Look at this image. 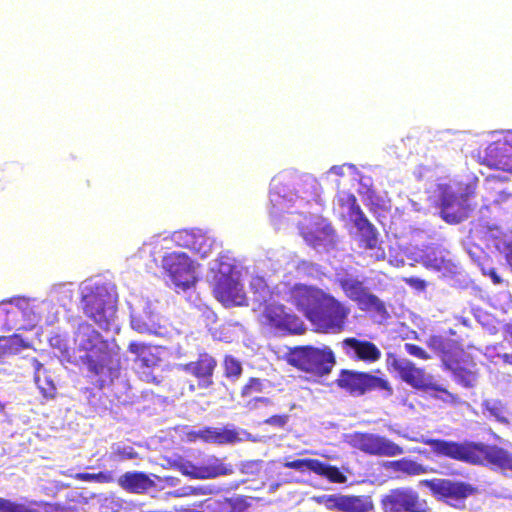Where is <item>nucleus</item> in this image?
Instances as JSON below:
<instances>
[{"instance_id":"f257e3e1","label":"nucleus","mask_w":512,"mask_h":512,"mask_svg":"<svg viewBox=\"0 0 512 512\" xmlns=\"http://www.w3.org/2000/svg\"><path fill=\"white\" fill-rule=\"evenodd\" d=\"M75 342L79 351L85 352L80 361L86 366L89 373L94 376H117L121 369V358L118 350L111 347L109 342L94 329L82 322L75 332Z\"/></svg>"},{"instance_id":"f03ea898","label":"nucleus","mask_w":512,"mask_h":512,"mask_svg":"<svg viewBox=\"0 0 512 512\" xmlns=\"http://www.w3.org/2000/svg\"><path fill=\"white\" fill-rule=\"evenodd\" d=\"M84 314L100 328L109 330L117 311V294L106 284H97L86 289L81 298Z\"/></svg>"},{"instance_id":"7ed1b4c3","label":"nucleus","mask_w":512,"mask_h":512,"mask_svg":"<svg viewBox=\"0 0 512 512\" xmlns=\"http://www.w3.org/2000/svg\"><path fill=\"white\" fill-rule=\"evenodd\" d=\"M288 363L300 371L316 377H323L331 373L336 358L328 346L317 348L306 345L291 349L288 354Z\"/></svg>"},{"instance_id":"20e7f679","label":"nucleus","mask_w":512,"mask_h":512,"mask_svg":"<svg viewBox=\"0 0 512 512\" xmlns=\"http://www.w3.org/2000/svg\"><path fill=\"white\" fill-rule=\"evenodd\" d=\"M335 383L337 387L356 397L372 391L383 392L385 396L393 394V388L387 378L364 371L342 369Z\"/></svg>"},{"instance_id":"39448f33","label":"nucleus","mask_w":512,"mask_h":512,"mask_svg":"<svg viewBox=\"0 0 512 512\" xmlns=\"http://www.w3.org/2000/svg\"><path fill=\"white\" fill-rule=\"evenodd\" d=\"M350 312L348 305L327 293L309 321L321 333L336 334L345 329Z\"/></svg>"},{"instance_id":"423d86ee","label":"nucleus","mask_w":512,"mask_h":512,"mask_svg":"<svg viewBox=\"0 0 512 512\" xmlns=\"http://www.w3.org/2000/svg\"><path fill=\"white\" fill-rule=\"evenodd\" d=\"M420 484L426 487L437 500L456 509H463L466 500L477 493V488L472 484L448 478L424 479Z\"/></svg>"},{"instance_id":"0eeeda50","label":"nucleus","mask_w":512,"mask_h":512,"mask_svg":"<svg viewBox=\"0 0 512 512\" xmlns=\"http://www.w3.org/2000/svg\"><path fill=\"white\" fill-rule=\"evenodd\" d=\"M444 368L450 371L454 380L464 388H473L478 380L477 364L471 354L460 346H453L441 356Z\"/></svg>"},{"instance_id":"6e6552de","label":"nucleus","mask_w":512,"mask_h":512,"mask_svg":"<svg viewBox=\"0 0 512 512\" xmlns=\"http://www.w3.org/2000/svg\"><path fill=\"white\" fill-rule=\"evenodd\" d=\"M391 366L399 374L402 381L417 390L434 391L444 394L451 403H459L457 394L451 393L446 388L433 381V376L427 374L423 368L417 367L409 360L393 358Z\"/></svg>"},{"instance_id":"1a4fd4ad","label":"nucleus","mask_w":512,"mask_h":512,"mask_svg":"<svg viewBox=\"0 0 512 512\" xmlns=\"http://www.w3.org/2000/svg\"><path fill=\"white\" fill-rule=\"evenodd\" d=\"M344 295L364 312H372L378 316H388L385 303L364 282L355 277H343L337 280Z\"/></svg>"},{"instance_id":"9d476101","label":"nucleus","mask_w":512,"mask_h":512,"mask_svg":"<svg viewBox=\"0 0 512 512\" xmlns=\"http://www.w3.org/2000/svg\"><path fill=\"white\" fill-rule=\"evenodd\" d=\"M260 322L283 335H301L306 331L303 321L296 314L288 312L284 305L277 303L265 305L260 314Z\"/></svg>"},{"instance_id":"9b49d317","label":"nucleus","mask_w":512,"mask_h":512,"mask_svg":"<svg viewBox=\"0 0 512 512\" xmlns=\"http://www.w3.org/2000/svg\"><path fill=\"white\" fill-rule=\"evenodd\" d=\"M162 267L167 272L176 288L183 291L194 286L197 277L193 261L183 252H171L164 255Z\"/></svg>"},{"instance_id":"f8f14e48","label":"nucleus","mask_w":512,"mask_h":512,"mask_svg":"<svg viewBox=\"0 0 512 512\" xmlns=\"http://www.w3.org/2000/svg\"><path fill=\"white\" fill-rule=\"evenodd\" d=\"M349 443L353 448L372 456L395 457L404 453L397 443L373 433L354 432L350 435Z\"/></svg>"},{"instance_id":"ddd939ff","label":"nucleus","mask_w":512,"mask_h":512,"mask_svg":"<svg viewBox=\"0 0 512 512\" xmlns=\"http://www.w3.org/2000/svg\"><path fill=\"white\" fill-rule=\"evenodd\" d=\"M383 512H427L425 500L419 494L405 487H398L388 491L380 499Z\"/></svg>"},{"instance_id":"4468645a","label":"nucleus","mask_w":512,"mask_h":512,"mask_svg":"<svg viewBox=\"0 0 512 512\" xmlns=\"http://www.w3.org/2000/svg\"><path fill=\"white\" fill-rule=\"evenodd\" d=\"M326 295L327 292L317 286L296 283L287 291L286 300L309 321Z\"/></svg>"},{"instance_id":"2eb2a0df","label":"nucleus","mask_w":512,"mask_h":512,"mask_svg":"<svg viewBox=\"0 0 512 512\" xmlns=\"http://www.w3.org/2000/svg\"><path fill=\"white\" fill-rule=\"evenodd\" d=\"M424 443L437 456L476 465L478 443L433 438L425 440Z\"/></svg>"},{"instance_id":"dca6fc26","label":"nucleus","mask_w":512,"mask_h":512,"mask_svg":"<svg viewBox=\"0 0 512 512\" xmlns=\"http://www.w3.org/2000/svg\"><path fill=\"white\" fill-rule=\"evenodd\" d=\"M315 501L329 511L375 512L374 502L369 495L325 494L315 497Z\"/></svg>"},{"instance_id":"f3484780","label":"nucleus","mask_w":512,"mask_h":512,"mask_svg":"<svg viewBox=\"0 0 512 512\" xmlns=\"http://www.w3.org/2000/svg\"><path fill=\"white\" fill-rule=\"evenodd\" d=\"M470 193L456 194L447 190L440 196V216L448 224H459L469 217L474 206L469 203Z\"/></svg>"},{"instance_id":"a211bd4d","label":"nucleus","mask_w":512,"mask_h":512,"mask_svg":"<svg viewBox=\"0 0 512 512\" xmlns=\"http://www.w3.org/2000/svg\"><path fill=\"white\" fill-rule=\"evenodd\" d=\"M216 368V358L206 351L199 352L195 360L180 366L183 372L196 379V386L201 390L212 389Z\"/></svg>"},{"instance_id":"6ab92c4d","label":"nucleus","mask_w":512,"mask_h":512,"mask_svg":"<svg viewBox=\"0 0 512 512\" xmlns=\"http://www.w3.org/2000/svg\"><path fill=\"white\" fill-rule=\"evenodd\" d=\"M179 469L184 475L195 479L216 478L231 472L230 467L213 455L202 457L195 463L185 461L179 465Z\"/></svg>"},{"instance_id":"aec40b11","label":"nucleus","mask_w":512,"mask_h":512,"mask_svg":"<svg viewBox=\"0 0 512 512\" xmlns=\"http://www.w3.org/2000/svg\"><path fill=\"white\" fill-rule=\"evenodd\" d=\"M359 232L360 248L372 251L371 256L376 260H384L386 253L381 246L377 228L370 222L366 215L353 223Z\"/></svg>"},{"instance_id":"412c9836","label":"nucleus","mask_w":512,"mask_h":512,"mask_svg":"<svg viewBox=\"0 0 512 512\" xmlns=\"http://www.w3.org/2000/svg\"><path fill=\"white\" fill-rule=\"evenodd\" d=\"M213 294L225 306L241 305L245 299L242 286L234 276L212 278Z\"/></svg>"},{"instance_id":"4be33fe9","label":"nucleus","mask_w":512,"mask_h":512,"mask_svg":"<svg viewBox=\"0 0 512 512\" xmlns=\"http://www.w3.org/2000/svg\"><path fill=\"white\" fill-rule=\"evenodd\" d=\"M489 464L501 470L512 471V453L496 445L478 443L476 465Z\"/></svg>"},{"instance_id":"5701e85b","label":"nucleus","mask_w":512,"mask_h":512,"mask_svg":"<svg viewBox=\"0 0 512 512\" xmlns=\"http://www.w3.org/2000/svg\"><path fill=\"white\" fill-rule=\"evenodd\" d=\"M512 141L498 140L488 145L484 155V163L494 169L508 172L512 170Z\"/></svg>"},{"instance_id":"b1692460","label":"nucleus","mask_w":512,"mask_h":512,"mask_svg":"<svg viewBox=\"0 0 512 512\" xmlns=\"http://www.w3.org/2000/svg\"><path fill=\"white\" fill-rule=\"evenodd\" d=\"M342 347L346 355L357 360L374 363L380 360L381 351L371 341L360 340L355 337H348L342 341Z\"/></svg>"},{"instance_id":"393cba45","label":"nucleus","mask_w":512,"mask_h":512,"mask_svg":"<svg viewBox=\"0 0 512 512\" xmlns=\"http://www.w3.org/2000/svg\"><path fill=\"white\" fill-rule=\"evenodd\" d=\"M174 240L178 246L190 249L201 257H206L211 249V239L200 229H183L175 232Z\"/></svg>"},{"instance_id":"a878e982","label":"nucleus","mask_w":512,"mask_h":512,"mask_svg":"<svg viewBox=\"0 0 512 512\" xmlns=\"http://www.w3.org/2000/svg\"><path fill=\"white\" fill-rule=\"evenodd\" d=\"M189 441H203L205 443L227 444L239 439L238 432L233 429L203 427L186 434Z\"/></svg>"},{"instance_id":"bb28decb","label":"nucleus","mask_w":512,"mask_h":512,"mask_svg":"<svg viewBox=\"0 0 512 512\" xmlns=\"http://www.w3.org/2000/svg\"><path fill=\"white\" fill-rule=\"evenodd\" d=\"M118 484L128 492L141 494L147 491L153 485V482L144 472L135 471L121 475Z\"/></svg>"},{"instance_id":"cd10ccee","label":"nucleus","mask_w":512,"mask_h":512,"mask_svg":"<svg viewBox=\"0 0 512 512\" xmlns=\"http://www.w3.org/2000/svg\"><path fill=\"white\" fill-rule=\"evenodd\" d=\"M128 350L136 355L135 362H139L142 366L154 367L159 364L160 358L155 353V348L151 345L141 342H131Z\"/></svg>"},{"instance_id":"c85d7f7f","label":"nucleus","mask_w":512,"mask_h":512,"mask_svg":"<svg viewBox=\"0 0 512 512\" xmlns=\"http://www.w3.org/2000/svg\"><path fill=\"white\" fill-rule=\"evenodd\" d=\"M35 383L40 390V393L45 399H54L57 395V387L52 379V377L48 374V372L43 369V365L39 362H36V370H35Z\"/></svg>"},{"instance_id":"c756f323","label":"nucleus","mask_w":512,"mask_h":512,"mask_svg":"<svg viewBox=\"0 0 512 512\" xmlns=\"http://www.w3.org/2000/svg\"><path fill=\"white\" fill-rule=\"evenodd\" d=\"M338 204L342 209L347 211L346 215H341L342 219H345L347 216L349 220L354 223L365 216L361 207L357 203L356 196L352 193H341L338 196Z\"/></svg>"},{"instance_id":"7c9ffc66","label":"nucleus","mask_w":512,"mask_h":512,"mask_svg":"<svg viewBox=\"0 0 512 512\" xmlns=\"http://www.w3.org/2000/svg\"><path fill=\"white\" fill-rule=\"evenodd\" d=\"M390 467L394 471L401 472L409 476L422 475L430 471L428 467L408 458L392 461Z\"/></svg>"},{"instance_id":"2f4dec72","label":"nucleus","mask_w":512,"mask_h":512,"mask_svg":"<svg viewBox=\"0 0 512 512\" xmlns=\"http://www.w3.org/2000/svg\"><path fill=\"white\" fill-rule=\"evenodd\" d=\"M234 258L229 251L222 252L218 255L215 266L211 269L212 278L232 277L235 271Z\"/></svg>"},{"instance_id":"473e14b6","label":"nucleus","mask_w":512,"mask_h":512,"mask_svg":"<svg viewBox=\"0 0 512 512\" xmlns=\"http://www.w3.org/2000/svg\"><path fill=\"white\" fill-rule=\"evenodd\" d=\"M314 473L326 478L331 483L342 484L347 480V477L340 471L338 467L327 464L318 459L316 460Z\"/></svg>"},{"instance_id":"72a5a7b5","label":"nucleus","mask_w":512,"mask_h":512,"mask_svg":"<svg viewBox=\"0 0 512 512\" xmlns=\"http://www.w3.org/2000/svg\"><path fill=\"white\" fill-rule=\"evenodd\" d=\"M88 504V498L81 492L72 491L66 496V503L63 506L58 505V512H86L85 506Z\"/></svg>"},{"instance_id":"f704fd0d","label":"nucleus","mask_w":512,"mask_h":512,"mask_svg":"<svg viewBox=\"0 0 512 512\" xmlns=\"http://www.w3.org/2000/svg\"><path fill=\"white\" fill-rule=\"evenodd\" d=\"M243 372L241 362L232 355H226L223 359L224 376L231 381H237Z\"/></svg>"},{"instance_id":"c9c22d12","label":"nucleus","mask_w":512,"mask_h":512,"mask_svg":"<svg viewBox=\"0 0 512 512\" xmlns=\"http://www.w3.org/2000/svg\"><path fill=\"white\" fill-rule=\"evenodd\" d=\"M20 309L12 305V301L0 302V321L3 326L11 327L14 324L15 317L18 316Z\"/></svg>"},{"instance_id":"e433bc0d","label":"nucleus","mask_w":512,"mask_h":512,"mask_svg":"<svg viewBox=\"0 0 512 512\" xmlns=\"http://www.w3.org/2000/svg\"><path fill=\"white\" fill-rule=\"evenodd\" d=\"M74 479L85 482L111 483L114 481L112 472L100 471L98 473L81 472L73 476Z\"/></svg>"},{"instance_id":"4c0bfd02","label":"nucleus","mask_w":512,"mask_h":512,"mask_svg":"<svg viewBox=\"0 0 512 512\" xmlns=\"http://www.w3.org/2000/svg\"><path fill=\"white\" fill-rule=\"evenodd\" d=\"M494 248L504 257L512 271V239L507 237H498L494 241Z\"/></svg>"},{"instance_id":"58836bf2","label":"nucleus","mask_w":512,"mask_h":512,"mask_svg":"<svg viewBox=\"0 0 512 512\" xmlns=\"http://www.w3.org/2000/svg\"><path fill=\"white\" fill-rule=\"evenodd\" d=\"M57 504L43 501H28L23 503L21 512H58Z\"/></svg>"},{"instance_id":"ea45409f","label":"nucleus","mask_w":512,"mask_h":512,"mask_svg":"<svg viewBox=\"0 0 512 512\" xmlns=\"http://www.w3.org/2000/svg\"><path fill=\"white\" fill-rule=\"evenodd\" d=\"M206 512H243V508L230 499H223L209 504Z\"/></svg>"},{"instance_id":"a19ab883","label":"nucleus","mask_w":512,"mask_h":512,"mask_svg":"<svg viewBox=\"0 0 512 512\" xmlns=\"http://www.w3.org/2000/svg\"><path fill=\"white\" fill-rule=\"evenodd\" d=\"M264 389L263 381L257 377H251L243 385L240 391L242 397H251L254 394L261 393Z\"/></svg>"},{"instance_id":"79ce46f5","label":"nucleus","mask_w":512,"mask_h":512,"mask_svg":"<svg viewBox=\"0 0 512 512\" xmlns=\"http://www.w3.org/2000/svg\"><path fill=\"white\" fill-rule=\"evenodd\" d=\"M316 460L314 458H305V459H295L293 461H287L283 463L285 468L294 469L300 472H304L309 470L314 472Z\"/></svg>"},{"instance_id":"37998d69","label":"nucleus","mask_w":512,"mask_h":512,"mask_svg":"<svg viewBox=\"0 0 512 512\" xmlns=\"http://www.w3.org/2000/svg\"><path fill=\"white\" fill-rule=\"evenodd\" d=\"M427 345L431 349L440 352L441 356L444 355V353H446L450 347L454 346V345L447 346V344H446L445 340L443 339V337L442 336H438V335L431 336L428 339V341H427Z\"/></svg>"},{"instance_id":"c03bdc74","label":"nucleus","mask_w":512,"mask_h":512,"mask_svg":"<svg viewBox=\"0 0 512 512\" xmlns=\"http://www.w3.org/2000/svg\"><path fill=\"white\" fill-rule=\"evenodd\" d=\"M289 420L290 416L288 414H274L266 418L263 423L274 428L282 429L288 424Z\"/></svg>"},{"instance_id":"a18cd8bd","label":"nucleus","mask_w":512,"mask_h":512,"mask_svg":"<svg viewBox=\"0 0 512 512\" xmlns=\"http://www.w3.org/2000/svg\"><path fill=\"white\" fill-rule=\"evenodd\" d=\"M404 349L406 350V352L409 355L416 357L418 359L428 360L431 358V356L429 355V353L426 350H424L421 346H418L416 344L405 343Z\"/></svg>"},{"instance_id":"49530a36","label":"nucleus","mask_w":512,"mask_h":512,"mask_svg":"<svg viewBox=\"0 0 512 512\" xmlns=\"http://www.w3.org/2000/svg\"><path fill=\"white\" fill-rule=\"evenodd\" d=\"M23 503L0 497V512H21Z\"/></svg>"},{"instance_id":"de8ad7c7","label":"nucleus","mask_w":512,"mask_h":512,"mask_svg":"<svg viewBox=\"0 0 512 512\" xmlns=\"http://www.w3.org/2000/svg\"><path fill=\"white\" fill-rule=\"evenodd\" d=\"M115 454L118 455L122 459H133L137 456V453L133 450V448H118L115 451Z\"/></svg>"},{"instance_id":"09e8293b","label":"nucleus","mask_w":512,"mask_h":512,"mask_svg":"<svg viewBox=\"0 0 512 512\" xmlns=\"http://www.w3.org/2000/svg\"><path fill=\"white\" fill-rule=\"evenodd\" d=\"M487 275L491 278V280H492V282L494 284H501L502 283V278L499 276V274L497 273L495 268H491L487 272Z\"/></svg>"},{"instance_id":"8fccbe9b","label":"nucleus","mask_w":512,"mask_h":512,"mask_svg":"<svg viewBox=\"0 0 512 512\" xmlns=\"http://www.w3.org/2000/svg\"><path fill=\"white\" fill-rule=\"evenodd\" d=\"M499 359L506 365H512V354L502 353L498 354Z\"/></svg>"},{"instance_id":"3c124183","label":"nucleus","mask_w":512,"mask_h":512,"mask_svg":"<svg viewBox=\"0 0 512 512\" xmlns=\"http://www.w3.org/2000/svg\"><path fill=\"white\" fill-rule=\"evenodd\" d=\"M504 334L512 342V322L505 325Z\"/></svg>"},{"instance_id":"603ef678","label":"nucleus","mask_w":512,"mask_h":512,"mask_svg":"<svg viewBox=\"0 0 512 512\" xmlns=\"http://www.w3.org/2000/svg\"><path fill=\"white\" fill-rule=\"evenodd\" d=\"M256 402H261L265 405H269L271 403V400L269 398H266V397H258V398H255L254 399Z\"/></svg>"},{"instance_id":"864d4df0","label":"nucleus","mask_w":512,"mask_h":512,"mask_svg":"<svg viewBox=\"0 0 512 512\" xmlns=\"http://www.w3.org/2000/svg\"><path fill=\"white\" fill-rule=\"evenodd\" d=\"M501 180H502V178L499 176H489L486 178L487 182H496V181H501Z\"/></svg>"},{"instance_id":"5fc2aeb1","label":"nucleus","mask_w":512,"mask_h":512,"mask_svg":"<svg viewBox=\"0 0 512 512\" xmlns=\"http://www.w3.org/2000/svg\"><path fill=\"white\" fill-rule=\"evenodd\" d=\"M340 170H341V168L340 167H336V166L331 168V171L336 173V174H340Z\"/></svg>"},{"instance_id":"6e6d98bb","label":"nucleus","mask_w":512,"mask_h":512,"mask_svg":"<svg viewBox=\"0 0 512 512\" xmlns=\"http://www.w3.org/2000/svg\"><path fill=\"white\" fill-rule=\"evenodd\" d=\"M509 196H511V194H509V193H501V194H500V198H501L502 200L506 199V198H507V197H509Z\"/></svg>"},{"instance_id":"4d7b16f0","label":"nucleus","mask_w":512,"mask_h":512,"mask_svg":"<svg viewBox=\"0 0 512 512\" xmlns=\"http://www.w3.org/2000/svg\"><path fill=\"white\" fill-rule=\"evenodd\" d=\"M195 388H196V386H195V385H190V391H194V390H195Z\"/></svg>"}]
</instances>
